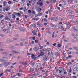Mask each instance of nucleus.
<instances>
[{"label": "nucleus", "mask_w": 78, "mask_h": 78, "mask_svg": "<svg viewBox=\"0 0 78 78\" xmlns=\"http://www.w3.org/2000/svg\"><path fill=\"white\" fill-rule=\"evenodd\" d=\"M38 15L39 16H42V13H41L40 12H39L38 13Z\"/></svg>", "instance_id": "nucleus-25"}, {"label": "nucleus", "mask_w": 78, "mask_h": 78, "mask_svg": "<svg viewBox=\"0 0 78 78\" xmlns=\"http://www.w3.org/2000/svg\"><path fill=\"white\" fill-rule=\"evenodd\" d=\"M16 20L17 21H18V20H19V18H17L16 19Z\"/></svg>", "instance_id": "nucleus-58"}, {"label": "nucleus", "mask_w": 78, "mask_h": 78, "mask_svg": "<svg viewBox=\"0 0 78 78\" xmlns=\"http://www.w3.org/2000/svg\"><path fill=\"white\" fill-rule=\"evenodd\" d=\"M40 6H43V3L42 2H41L40 3Z\"/></svg>", "instance_id": "nucleus-22"}, {"label": "nucleus", "mask_w": 78, "mask_h": 78, "mask_svg": "<svg viewBox=\"0 0 78 78\" xmlns=\"http://www.w3.org/2000/svg\"><path fill=\"white\" fill-rule=\"evenodd\" d=\"M74 30H75V31H78V30L76 29H75L74 28Z\"/></svg>", "instance_id": "nucleus-64"}, {"label": "nucleus", "mask_w": 78, "mask_h": 78, "mask_svg": "<svg viewBox=\"0 0 78 78\" xmlns=\"http://www.w3.org/2000/svg\"><path fill=\"white\" fill-rule=\"evenodd\" d=\"M50 62H53V61L52 60V58H51V59L50 60Z\"/></svg>", "instance_id": "nucleus-45"}, {"label": "nucleus", "mask_w": 78, "mask_h": 78, "mask_svg": "<svg viewBox=\"0 0 78 78\" xmlns=\"http://www.w3.org/2000/svg\"><path fill=\"white\" fill-rule=\"evenodd\" d=\"M58 47L61 48V44H58Z\"/></svg>", "instance_id": "nucleus-37"}, {"label": "nucleus", "mask_w": 78, "mask_h": 78, "mask_svg": "<svg viewBox=\"0 0 78 78\" xmlns=\"http://www.w3.org/2000/svg\"><path fill=\"white\" fill-rule=\"evenodd\" d=\"M34 44V41H32V43H30V45H31V44Z\"/></svg>", "instance_id": "nucleus-61"}, {"label": "nucleus", "mask_w": 78, "mask_h": 78, "mask_svg": "<svg viewBox=\"0 0 78 78\" xmlns=\"http://www.w3.org/2000/svg\"><path fill=\"white\" fill-rule=\"evenodd\" d=\"M30 55H32V54H30V53H27V56H29Z\"/></svg>", "instance_id": "nucleus-50"}, {"label": "nucleus", "mask_w": 78, "mask_h": 78, "mask_svg": "<svg viewBox=\"0 0 78 78\" xmlns=\"http://www.w3.org/2000/svg\"><path fill=\"white\" fill-rule=\"evenodd\" d=\"M34 70V68H31V69L30 70V71H31V72H33Z\"/></svg>", "instance_id": "nucleus-21"}, {"label": "nucleus", "mask_w": 78, "mask_h": 78, "mask_svg": "<svg viewBox=\"0 0 78 78\" xmlns=\"http://www.w3.org/2000/svg\"><path fill=\"white\" fill-rule=\"evenodd\" d=\"M14 20H15V19H11L10 20V22L11 23H14Z\"/></svg>", "instance_id": "nucleus-13"}, {"label": "nucleus", "mask_w": 78, "mask_h": 78, "mask_svg": "<svg viewBox=\"0 0 78 78\" xmlns=\"http://www.w3.org/2000/svg\"><path fill=\"white\" fill-rule=\"evenodd\" d=\"M77 47H76L75 46L73 47V48H74V49H75L76 51H78V49H77Z\"/></svg>", "instance_id": "nucleus-17"}, {"label": "nucleus", "mask_w": 78, "mask_h": 78, "mask_svg": "<svg viewBox=\"0 0 78 78\" xmlns=\"http://www.w3.org/2000/svg\"><path fill=\"white\" fill-rule=\"evenodd\" d=\"M46 3H47V4H49V3H50V2L48 1H46Z\"/></svg>", "instance_id": "nucleus-41"}, {"label": "nucleus", "mask_w": 78, "mask_h": 78, "mask_svg": "<svg viewBox=\"0 0 78 78\" xmlns=\"http://www.w3.org/2000/svg\"><path fill=\"white\" fill-rule=\"evenodd\" d=\"M18 74L19 76H21V75H22V74H21V73H18Z\"/></svg>", "instance_id": "nucleus-24"}, {"label": "nucleus", "mask_w": 78, "mask_h": 78, "mask_svg": "<svg viewBox=\"0 0 78 78\" xmlns=\"http://www.w3.org/2000/svg\"><path fill=\"white\" fill-rule=\"evenodd\" d=\"M32 39L33 40H35L36 39V37H32Z\"/></svg>", "instance_id": "nucleus-44"}, {"label": "nucleus", "mask_w": 78, "mask_h": 78, "mask_svg": "<svg viewBox=\"0 0 78 78\" xmlns=\"http://www.w3.org/2000/svg\"><path fill=\"white\" fill-rule=\"evenodd\" d=\"M74 3H78V1H74Z\"/></svg>", "instance_id": "nucleus-51"}, {"label": "nucleus", "mask_w": 78, "mask_h": 78, "mask_svg": "<svg viewBox=\"0 0 78 78\" xmlns=\"http://www.w3.org/2000/svg\"><path fill=\"white\" fill-rule=\"evenodd\" d=\"M10 19H11V17L9 18H8V16H6L5 17V20H8V21H9V20H10Z\"/></svg>", "instance_id": "nucleus-8"}, {"label": "nucleus", "mask_w": 78, "mask_h": 78, "mask_svg": "<svg viewBox=\"0 0 78 78\" xmlns=\"http://www.w3.org/2000/svg\"><path fill=\"white\" fill-rule=\"evenodd\" d=\"M15 13H16V16H18L17 15H18V16H19V17H20L21 16V14H20V13H17V12H15Z\"/></svg>", "instance_id": "nucleus-12"}, {"label": "nucleus", "mask_w": 78, "mask_h": 78, "mask_svg": "<svg viewBox=\"0 0 78 78\" xmlns=\"http://www.w3.org/2000/svg\"><path fill=\"white\" fill-rule=\"evenodd\" d=\"M38 20H39V18H37L35 20L36 21Z\"/></svg>", "instance_id": "nucleus-47"}, {"label": "nucleus", "mask_w": 78, "mask_h": 78, "mask_svg": "<svg viewBox=\"0 0 78 78\" xmlns=\"http://www.w3.org/2000/svg\"><path fill=\"white\" fill-rule=\"evenodd\" d=\"M50 25H51V27L52 28H53V27H54V25H53V24H52V23H51Z\"/></svg>", "instance_id": "nucleus-30"}, {"label": "nucleus", "mask_w": 78, "mask_h": 78, "mask_svg": "<svg viewBox=\"0 0 78 78\" xmlns=\"http://www.w3.org/2000/svg\"><path fill=\"white\" fill-rule=\"evenodd\" d=\"M20 31H25V29H21Z\"/></svg>", "instance_id": "nucleus-60"}, {"label": "nucleus", "mask_w": 78, "mask_h": 78, "mask_svg": "<svg viewBox=\"0 0 78 78\" xmlns=\"http://www.w3.org/2000/svg\"><path fill=\"white\" fill-rule=\"evenodd\" d=\"M44 53L43 52H41L40 53V54L39 55H38V57H40L41 56H44Z\"/></svg>", "instance_id": "nucleus-5"}, {"label": "nucleus", "mask_w": 78, "mask_h": 78, "mask_svg": "<svg viewBox=\"0 0 78 78\" xmlns=\"http://www.w3.org/2000/svg\"><path fill=\"white\" fill-rule=\"evenodd\" d=\"M42 50H43V51H47V49H42Z\"/></svg>", "instance_id": "nucleus-63"}, {"label": "nucleus", "mask_w": 78, "mask_h": 78, "mask_svg": "<svg viewBox=\"0 0 78 78\" xmlns=\"http://www.w3.org/2000/svg\"><path fill=\"white\" fill-rule=\"evenodd\" d=\"M20 45H21V46H23V43H20Z\"/></svg>", "instance_id": "nucleus-46"}, {"label": "nucleus", "mask_w": 78, "mask_h": 78, "mask_svg": "<svg viewBox=\"0 0 78 78\" xmlns=\"http://www.w3.org/2000/svg\"><path fill=\"white\" fill-rule=\"evenodd\" d=\"M3 73H1V74H0V76L1 77V76H2V75H3Z\"/></svg>", "instance_id": "nucleus-53"}, {"label": "nucleus", "mask_w": 78, "mask_h": 78, "mask_svg": "<svg viewBox=\"0 0 78 78\" xmlns=\"http://www.w3.org/2000/svg\"><path fill=\"white\" fill-rule=\"evenodd\" d=\"M35 13H36V12L34 11H32V14H35Z\"/></svg>", "instance_id": "nucleus-38"}, {"label": "nucleus", "mask_w": 78, "mask_h": 78, "mask_svg": "<svg viewBox=\"0 0 78 78\" xmlns=\"http://www.w3.org/2000/svg\"><path fill=\"white\" fill-rule=\"evenodd\" d=\"M28 62H22V64L24 65V66H27V64H28Z\"/></svg>", "instance_id": "nucleus-7"}, {"label": "nucleus", "mask_w": 78, "mask_h": 78, "mask_svg": "<svg viewBox=\"0 0 78 78\" xmlns=\"http://www.w3.org/2000/svg\"><path fill=\"white\" fill-rule=\"evenodd\" d=\"M34 73V75H39V73H38V74H36V73Z\"/></svg>", "instance_id": "nucleus-52"}, {"label": "nucleus", "mask_w": 78, "mask_h": 78, "mask_svg": "<svg viewBox=\"0 0 78 78\" xmlns=\"http://www.w3.org/2000/svg\"><path fill=\"white\" fill-rule=\"evenodd\" d=\"M68 64H72V62H69L68 63Z\"/></svg>", "instance_id": "nucleus-62"}, {"label": "nucleus", "mask_w": 78, "mask_h": 78, "mask_svg": "<svg viewBox=\"0 0 78 78\" xmlns=\"http://www.w3.org/2000/svg\"><path fill=\"white\" fill-rule=\"evenodd\" d=\"M58 16L52 17L51 18V20H58Z\"/></svg>", "instance_id": "nucleus-2"}, {"label": "nucleus", "mask_w": 78, "mask_h": 78, "mask_svg": "<svg viewBox=\"0 0 78 78\" xmlns=\"http://www.w3.org/2000/svg\"><path fill=\"white\" fill-rule=\"evenodd\" d=\"M37 25H38V26H41V23H38L37 24Z\"/></svg>", "instance_id": "nucleus-55"}, {"label": "nucleus", "mask_w": 78, "mask_h": 78, "mask_svg": "<svg viewBox=\"0 0 78 78\" xmlns=\"http://www.w3.org/2000/svg\"><path fill=\"white\" fill-rule=\"evenodd\" d=\"M4 65H6V66H8L10 64H11V63L9 62H5L4 63Z\"/></svg>", "instance_id": "nucleus-4"}, {"label": "nucleus", "mask_w": 78, "mask_h": 78, "mask_svg": "<svg viewBox=\"0 0 78 78\" xmlns=\"http://www.w3.org/2000/svg\"><path fill=\"white\" fill-rule=\"evenodd\" d=\"M34 59L35 61H36V60L37 59V57H34Z\"/></svg>", "instance_id": "nucleus-35"}, {"label": "nucleus", "mask_w": 78, "mask_h": 78, "mask_svg": "<svg viewBox=\"0 0 78 78\" xmlns=\"http://www.w3.org/2000/svg\"><path fill=\"white\" fill-rule=\"evenodd\" d=\"M12 53H20L19 52H17L16 51H12Z\"/></svg>", "instance_id": "nucleus-9"}, {"label": "nucleus", "mask_w": 78, "mask_h": 78, "mask_svg": "<svg viewBox=\"0 0 78 78\" xmlns=\"http://www.w3.org/2000/svg\"><path fill=\"white\" fill-rule=\"evenodd\" d=\"M72 42H76V40H72Z\"/></svg>", "instance_id": "nucleus-49"}, {"label": "nucleus", "mask_w": 78, "mask_h": 78, "mask_svg": "<svg viewBox=\"0 0 78 78\" xmlns=\"http://www.w3.org/2000/svg\"><path fill=\"white\" fill-rule=\"evenodd\" d=\"M42 11V9L41 8H39L38 9V12H40V11Z\"/></svg>", "instance_id": "nucleus-31"}, {"label": "nucleus", "mask_w": 78, "mask_h": 78, "mask_svg": "<svg viewBox=\"0 0 78 78\" xmlns=\"http://www.w3.org/2000/svg\"><path fill=\"white\" fill-rule=\"evenodd\" d=\"M47 33H48V34H51V32H50L49 31L47 32Z\"/></svg>", "instance_id": "nucleus-36"}, {"label": "nucleus", "mask_w": 78, "mask_h": 78, "mask_svg": "<svg viewBox=\"0 0 78 78\" xmlns=\"http://www.w3.org/2000/svg\"><path fill=\"white\" fill-rule=\"evenodd\" d=\"M35 43H37V42H38L37 40H35Z\"/></svg>", "instance_id": "nucleus-59"}, {"label": "nucleus", "mask_w": 78, "mask_h": 78, "mask_svg": "<svg viewBox=\"0 0 78 78\" xmlns=\"http://www.w3.org/2000/svg\"><path fill=\"white\" fill-rule=\"evenodd\" d=\"M47 74H43V75H44V76L45 77H46V76H47Z\"/></svg>", "instance_id": "nucleus-32"}, {"label": "nucleus", "mask_w": 78, "mask_h": 78, "mask_svg": "<svg viewBox=\"0 0 78 78\" xmlns=\"http://www.w3.org/2000/svg\"><path fill=\"white\" fill-rule=\"evenodd\" d=\"M9 10H10V9H9V6H6L3 8V11L4 12H5L6 11H9Z\"/></svg>", "instance_id": "nucleus-1"}, {"label": "nucleus", "mask_w": 78, "mask_h": 78, "mask_svg": "<svg viewBox=\"0 0 78 78\" xmlns=\"http://www.w3.org/2000/svg\"><path fill=\"white\" fill-rule=\"evenodd\" d=\"M5 72H11L12 70L11 69L9 70L7 69L5 71Z\"/></svg>", "instance_id": "nucleus-14"}, {"label": "nucleus", "mask_w": 78, "mask_h": 78, "mask_svg": "<svg viewBox=\"0 0 78 78\" xmlns=\"http://www.w3.org/2000/svg\"><path fill=\"white\" fill-rule=\"evenodd\" d=\"M45 76H44V74L43 75V76H41V78H45Z\"/></svg>", "instance_id": "nucleus-57"}, {"label": "nucleus", "mask_w": 78, "mask_h": 78, "mask_svg": "<svg viewBox=\"0 0 78 78\" xmlns=\"http://www.w3.org/2000/svg\"><path fill=\"white\" fill-rule=\"evenodd\" d=\"M12 3V2H11V1H9L8 2V3L9 4V5H11Z\"/></svg>", "instance_id": "nucleus-27"}, {"label": "nucleus", "mask_w": 78, "mask_h": 78, "mask_svg": "<svg viewBox=\"0 0 78 78\" xmlns=\"http://www.w3.org/2000/svg\"><path fill=\"white\" fill-rule=\"evenodd\" d=\"M32 33L34 35H35V36H37V34H36V32L35 31H32Z\"/></svg>", "instance_id": "nucleus-19"}, {"label": "nucleus", "mask_w": 78, "mask_h": 78, "mask_svg": "<svg viewBox=\"0 0 78 78\" xmlns=\"http://www.w3.org/2000/svg\"><path fill=\"white\" fill-rule=\"evenodd\" d=\"M0 36H1V37H4V35H3L2 34H0Z\"/></svg>", "instance_id": "nucleus-54"}, {"label": "nucleus", "mask_w": 78, "mask_h": 78, "mask_svg": "<svg viewBox=\"0 0 78 78\" xmlns=\"http://www.w3.org/2000/svg\"><path fill=\"white\" fill-rule=\"evenodd\" d=\"M64 41L65 42H68V40H65V39H64Z\"/></svg>", "instance_id": "nucleus-56"}, {"label": "nucleus", "mask_w": 78, "mask_h": 78, "mask_svg": "<svg viewBox=\"0 0 78 78\" xmlns=\"http://www.w3.org/2000/svg\"><path fill=\"white\" fill-rule=\"evenodd\" d=\"M36 66H37V67H40V66H41V64L40 63H37L36 64Z\"/></svg>", "instance_id": "nucleus-11"}, {"label": "nucleus", "mask_w": 78, "mask_h": 78, "mask_svg": "<svg viewBox=\"0 0 78 78\" xmlns=\"http://www.w3.org/2000/svg\"><path fill=\"white\" fill-rule=\"evenodd\" d=\"M39 50V47H35L34 48V51H37V50Z\"/></svg>", "instance_id": "nucleus-6"}, {"label": "nucleus", "mask_w": 78, "mask_h": 78, "mask_svg": "<svg viewBox=\"0 0 78 78\" xmlns=\"http://www.w3.org/2000/svg\"><path fill=\"white\" fill-rule=\"evenodd\" d=\"M59 73H62V70H59Z\"/></svg>", "instance_id": "nucleus-34"}, {"label": "nucleus", "mask_w": 78, "mask_h": 78, "mask_svg": "<svg viewBox=\"0 0 78 78\" xmlns=\"http://www.w3.org/2000/svg\"><path fill=\"white\" fill-rule=\"evenodd\" d=\"M71 71H72V69L70 68L69 70V73H71Z\"/></svg>", "instance_id": "nucleus-39"}, {"label": "nucleus", "mask_w": 78, "mask_h": 78, "mask_svg": "<svg viewBox=\"0 0 78 78\" xmlns=\"http://www.w3.org/2000/svg\"><path fill=\"white\" fill-rule=\"evenodd\" d=\"M13 40H14V41H18V39L17 38H13Z\"/></svg>", "instance_id": "nucleus-26"}, {"label": "nucleus", "mask_w": 78, "mask_h": 78, "mask_svg": "<svg viewBox=\"0 0 78 78\" xmlns=\"http://www.w3.org/2000/svg\"><path fill=\"white\" fill-rule=\"evenodd\" d=\"M62 30L63 31H66V28L65 27L63 28L62 29Z\"/></svg>", "instance_id": "nucleus-43"}, {"label": "nucleus", "mask_w": 78, "mask_h": 78, "mask_svg": "<svg viewBox=\"0 0 78 78\" xmlns=\"http://www.w3.org/2000/svg\"><path fill=\"white\" fill-rule=\"evenodd\" d=\"M10 48H11L12 49H14V46H11L10 47Z\"/></svg>", "instance_id": "nucleus-28"}, {"label": "nucleus", "mask_w": 78, "mask_h": 78, "mask_svg": "<svg viewBox=\"0 0 78 78\" xmlns=\"http://www.w3.org/2000/svg\"><path fill=\"white\" fill-rule=\"evenodd\" d=\"M73 71H74V72H76V71H78V67H76L73 70Z\"/></svg>", "instance_id": "nucleus-10"}, {"label": "nucleus", "mask_w": 78, "mask_h": 78, "mask_svg": "<svg viewBox=\"0 0 78 78\" xmlns=\"http://www.w3.org/2000/svg\"><path fill=\"white\" fill-rule=\"evenodd\" d=\"M2 54L5 55V56H7L8 55V53L7 52H3V53H2Z\"/></svg>", "instance_id": "nucleus-18"}, {"label": "nucleus", "mask_w": 78, "mask_h": 78, "mask_svg": "<svg viewBox=\"0 0 78 78\" xmlns=\"http://www.w3.org/2000/svg\"><path fill=\"white\" fill-rule=\"evenodd\" d=\"M6 3H7V2H6L5 1H4L3 2V6H6Z\"/></svg>", "instance_id": "nucleus-15"}, {"label": "nucleus", "mask_w": 78, "mask_h": 78, "mask_svg": "<svg viewBox=\"0 0 78 78\" xmlns=\"http://www.w3.org/2000/svg\"><path fill=\"white\" fill-rule=\"evenodd\" d=\"M16 12H14L12 14V18L13 19H16Z\"/></svg>", "instance_id": "nucleus-3"}, {"label": "nucleus", "mask_w": 78, "mask_h": 78, "mask_svg": "<svg viewBox=\"0 0 78 78\" xmlns=\"http://www.w3.org/2000/svg\"><path fill=\"white\" fill-rule=\"evenodd\" d=\"M3 15H2L1 16H0V19L1 18H3Z\"/></svg>", "instance_id": "nucleus-48"}, {"label": "nucleus", "mask_w": 78, "mask_h": 78, "mask_svg": "<svg viewBox=\"0 0 78 78\" xmlns=\"http://www.w3.org/2000/svg\"><path fill=\"white\" fill-rule=\"evenodd\" d=\"M31 58L32 59H34V58L35 56H34V54H32L31 55Z\"/></svg>", "instance_id": "nucleus-16"}, {"label": "nucleus", "mask_w": 78, "mask_h": 78, "mask_svg": "<svg viewBox=\"0 0 78 78\" xmlns=\"http://www.w3.org/2000/svg\"><path fill=\"white\" fill-rule=\"evenodd\" d=\"M28 13H31V10H29L28 11Z\"/></svg>", "instance_id": "nucleus-29"}, {"label": "nucleus", "mask_w": 78, "mask_h": 78, "mask_svg": "<svg viewBox=\"0 0 78 78\" xmlns=\"http://www.w3.org/2000/svg\"><path fill=\"white\" fill-rule=\"evenodd\" d=\"M19 36V35L18 34H15L14 35V36H15V37H18Z\"/></svg>", "instance_id": "nucleus-42"}, {"label": "nucleus", "mask_w": 78, "mask_h": 78, "mask_svg": "<svg viewBox=\"0 0 78 78\" xmlns=\"http://www.w3.org/2000/svg\"><path fill=\"white\" fill-rule=\"evenodd\" d=\"M34 26H35V25H32H32H31L30 26V27H34Z\"/></svg>", "instance_id": "nucleus-33"}, {"label": "nucleus", "mask_w": 78, "mask_h": 78, "mask_svg": "<svg viewBox=\"0 0 78 78\" xmlns=\"http://www.w3.org/2000/svg\"><path fill=\"white\" fill-rule=\"evenodd\" d=\"M55 55L56 56V55H58V52H56L55 53Z\"/></svg>", "instance_id": "nucleus-40"}, {"label": "nucleus", "mask_w": 78, "mask_h": 78, "mask_svg": "<svg viewBox=\"0 0 78 78\" xmlns=\"http://www.w3.org/2000/svg\"><path fill=\"white\" fill-rule=\"evenodd\" d=\"M43 21L44 22H47V20H46V19L44 18L43 19Z\"/></svg>", "instance_id": "nucleus-20"}, {"label": "nucleus", "mask_w": 78, "mask_h": 78, "mask_svg": "<svg viewBox=\"0 0 78 78\" xmlns=\"http://www.w3.org/2000/svg\"><path fill=\"white\" fill-rule=\"evenodd\" d=\"M47 59V57H44V58H43V61H46V59Z\"/></svg>", "instance_id": "nucleus-23"}]
</instances>
